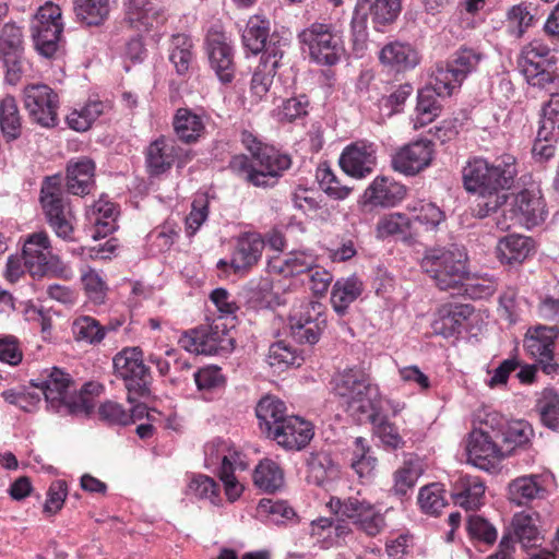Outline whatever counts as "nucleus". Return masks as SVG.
<instances>
[{"label":"nucleus","mask_w":559,"mask_h":559,"mask_svg":"<svg viewBox=\"0 0 559 559\" xmlns=\"http://www.w3.org/2000/svg\"><path fill=\"white\" fill-rule=\"evenodd\" d=\"M29 28L38 53L46 58H52L59 49L63 32L60 7L50 1L40 5L31 21Z\"/></svg>","instance_id":"6e6552de"},{"label":"nucleus","mask_w":559,"mask_h":559,"mask_svg":"<svg viewBox=\"0 0 559 559\" xmlns=\"http://www.w3.org/2000/svg\"><path fill=\"white\" fill-rule=\"evenodd\" d=\"M511 219L526 228L545 222L548 211L539 190L523 189L516 193L511 203Z\"/></svg>","instance_id":"f3484780"},{"label":"nucleus","mask_w":559,"mask_h":559,"mask_svg":"<svg viewBox=\"0 0 559 559\" xmlns=\"http://www.w3.org/2000/svg\"><path fill=\"white\" fill-rule=\"evenodd\" d=\"M265 241L257 233H246L237 240L230 266L235 273L247 272L261 259Z\"/></svg>","instance_id":"c85d7f7f"},{"label":"nucleus","mask_w":559,"mask_h":559,"mask_svg":"<svg viewBox=\"0 0 559 559\" xmlns=\"http://www.w3.org/2000/svg\"><path fill=\"white\" fill-rule=\"evenodd\" d=\"M533 437L534 430L528 421L513 420L507 423L500 442L502 448L508 450L509 456L516 448L528 444Z\"/></svg>","instance_id":"09e8293b"},{"label":"nucleus","mask_w":559,"mask_h":559,"mask_svg":"<svg viewBox=\"0 0 559 559\" xmlns=\"http://www.w3.org/2000/svg\"><path fill=\"white\" fill-rule=\"evenodd\" d=\"M269 360L271 366H300L302 357L293 346L280 341L271 345Z\"/></svg>","instance_id":"338daca9"},{"label":"nucleus","mask_w":559,"mask_h":559,"mask_svg":"<svg viewBox=\"0 0 559 559\" xmlns=\"http://www.w3.org/2000/svg\"><path fill=\"white\" fill-rule=\"evenodd\" d=\"M39 201L46 221L55 234L64 240H72L75 216L64 194L61 176L53 175L44 179Z\"/></svg>","instance_id":"39448f33"},{"label":"nucleus","mask_w":559,"mask_h":559,"mask_svg":"<svg viewBox=\"0 0 559 559\" xmlns=\"http://www.w3.org/2000/svg\"><path fill=\"white\" fill-rule=\"evenodd\" d=\"M76 19L87 26H99L109 16L110 0H73Z\"/></svg>","instance_id":"58836bf2"},{"label":"nucleus","mask_w":559,"mask_h":559,"mask_svg":"<svg viewBox=\"0 0 559 559\" xmlns=\"http://www.w3.org/2000/svg\"><path fill=\"white\" fill-rule=\"evenodd\" d=\"M180 147L170 138L159 136L145 148V167L150 176H160L173 167L179 157Z\"/></svg>","instance_id":"b1692460"},{"label":"nucleus","mask_w":559,"mask_h":559,"mask_svg":"<svg viewBox=\"0 0 559 559\" xmlns=\"http://www.w3.org/2000/svg\"><path fill=\"white\" fill-rule=\"evenodd\" d=\"M362 289V282L355 275L338 278L331 293V304L335 312L340 316L345 314L349 305L361 295Z\"/></svg>","instance_id":"c9c22d12"},{"label":"nucleus","mask_w":559,"mask_h":559,"mask_svg":"<svg viewBox=\"0 0 559 559\" xmlns=\"http://www.w3.org/2000/svg\"><path fill=\"white\" fill-rule=\"evenodd\" d=\"M401 11L402 0H358L350 22L355 48L362 50L366 46L368 16L373 28L382 32L397 20Z\"/></svg>","instance_id":"0eeeda50"},{"label":"nucleus","mask_w":559,"mask_h":559,"mask_svg":"<svg viewBox=\"0 0 559 559\" xmlns=\"http://www.w3.org/2000/svg\"><path fill=\"white\" fill-rule=\"evenodd\" d=\"M406 190L403 185L389 177L378 176L364 192L365 204L381 207H392L402 201Z\"/></svg>","instance_id":"cd10ccee"},{"label":"nucleus","mask_w":559,"mask_h":559,"mask_svg":"<svg viewBox=\"0 0 559 559\" xmlns=\"http://www.w3.org/2000/svg\"><path fill=\"white\" fill-rule=\"evenodd\" d=\"M542 423L555 431H559V394L554 389H545L536 403Z\"/></svg>","instance_id":"5fc2aeb1"},{"label":"nucleus","mask_w":559,"mask_h":559,"mask_svg":"<svg viewBox=\"0 0 559 559\" xmlns=\"http://www.w3.org/2000/svg\"><path fill=\"white\" fill-rule=\"evenodd\" d=\"M204 455L207 466L219 464L218 477L224 484L226 496L230 500H236L243 490L241 484L235 476L237 468H246V464L241 460V454L235 450H230L224 440L216 439L205 444Z\"/></svg>","instance_id":"1a4fd4ad"},{"label":"nucleus","mask_w":559,"mask_h":559,"mask_svg":"<svg viewBox=\"0 0 559 559\" xmlns=\"http://www.w3.org/2000/svg\"><path fill=\"white\" fill-rule=\"evenodd\" d=\"M546 493V478L540 474L520 476L509 484V500L516 506L542 499Z\"/></svg>","instance_id":"c756f323"},{"label":"nucleus","mask_w":559,"mask_h":559,"mask_svg":"<svg viewBox=\"0 0 559 559\" xmlns=\"http://www.w3.org/2000/svg\"><path fill=\"white\" fill-rule=\"evenodd\" d=\"M420 267L439 289L461 288L468 274L467 253L455 243L428 248L421 258Z\"/></svg>","instance_id":"20e7f679"},{"label":"nucleus","mask_w":559,"mask_h":559,"mask_svg":"<svg viewBox=\"0 0 559 559\" xmlns=\"http://www.w3.org/2000/svg\"><path fill=\"white\" fill-rule=\"evenodd\" d=\"M483 53L475 48L462 46L448 60L455 74L464 81L468 74L476 71L483 60Z\"/></svg>","instance_id":"864d4df0"},{"label":"nucleus","mask_w":559,"mask_h":559,"mask_svg":"<svg viewBox=\"0 0 559 559\" xmlns=\"http://www.w3.org/2000/svg\"><path fill=\"white\" fill-rule=\"evenodd\" d=\"M255 415L261 432L270 438L276 426H280L282 420L287 418L286 405L280 399L266 395L257 404Z\"/></svg>","instance_id":"2f4dec72"},{"label":"nucleus","mask_w":559,"mask_h":559,"mask_svg":"<svg viewBox=\"0 0 559 559\" xmlns=\"http://www.w3.org/2000/svg\"><path fill=\"white\" fill-rule=\"evenodd\" d=\"M253 480L260 489L274 492L283 486V472L275 462L265 460L255 467Z\"/></svg>","instance_id":"6e6d98bb"},{"label":"nucleus","mask_w":559,"mask_h":559,"mask_svg":"<svg viewBox=\"0 0 559 559\" xmlns=\"http://www.w3.org/2000/svg\"><path fill=\"white\" fill-rule=\"evenodd\" d=\"M289 45V37L286 33H272L267 40L265 48H263L264 66L270 68V71H275L280 67V62L284 57L285 50Z\"/></svg>","instance_id":"e2e57ef3"},{"label":"nucleus","mask_w":559,"mask_h":559,"mask_svg":"<svg viewBox=\"0 0 559 559\" xmlns=\"http://www.w3.org/2000/svg\"><path fill=\"white\" fill-rule=\"evenodd\" d=\"M173 126L178 139L185 143H194L205 133L204 116L189 108L177 109Z\"/></svg>","instance_id":"72a5a7b5"},{"label":"nucleus","mask_w":559,"mask_h":559,"mask_svg":"<svg viewBox=\"0 0 559 559\" xmlns=\"http://www.w3.org/2000/svg\"><path fill=\"white\" fill-rule=\"evenodd\" d=\"M108 109L109 105L102 100H90L80 109H73L67 116V123L72 130L84 132Z\"/></svg>","instance_id":"c03bdc74"},{"label":"nucleus","mask_w":559,"mask_h":559,"mask_svg":"<svg viewBox=\"0 0 559 559\" xmlns=\"http://www.w3.org/2000/svg\"><path fill=\"white\" fill-rule=\"evenodd\" d=\"M412 233L411 223L406 213H390L379 218L376 225L378 239H385L395 235Z\"/></svg>","instance_id":"052dcab7"},{"label":"nucleus","mask_w":559,"mask_h":559,"mask_svg":"<svg viewBox=\"0 0 559 559\" xmlns=\"http://www.w3.org/2000/svg\"><path fill=\"white\" fill-rule=\"evenodd\" d=\"M4 53H23L22 28L13 22L0 29V55Z\"/></svg>","instance_id":"774afa93"},{"label":"nucleus","mask_w":559,"mask_h":559,"mask_svg":"<svg viewBox=\"0 0 559 559\" xmlns=\"http://www.w3.org/2000/svg\"><path fill=\"white\" fill-rule=\"evenodd\" d=\"M376 153L373 143L357 141L343 150L338 163L345 174L361 179L373 171L377 163Z\"/></svg>","instance_id":"aec40b11"},{"label":"nucleus","mask_w":559,"mask_h":559,"mask_svg":"<svg viewBox=\"0 0 559 559\" xmlns=\"http://www.w3.org/2000/svg\"><path fill=\"white\" fill-rule=\"evenodd\" d=\"M304 52L319 66L332 67L345 53L341 34L332 24L314 22L298 34Z\"/></svg>","instance_id":"423d86ee"},{"label":"nucleus","mask_w":559,"mask_h":559,"mask_svg":"<svg viewBox=\"0 0 559 559\" xmlns=\"http://www.w3.org/2000/svg\"><path fill=\"white\" fill-rule=\"evenodd\" d=\"M95 169L94 160L88 157L70 159L67 165V192L79 197L90 194L95 187Z\"/></svg>","instance_id":"bb28decb"},{"label":"nucleus","mask_w":559,"mask_h":559,"mask_svg":"<svg viewBox=\"0 0 559 559\" xmlns=\"http://www.w3.org/2000/svg\"><path fill=\"white\" fill-rule=\"evenodd\" d=\"M433 157V143L417 140L404 145L392 156V167L404 175H416L428 167Z\"/></svg>","instance_id":"6ab92c4d"},{"label":"nucleus","mask_w":559,"mask_h":559,"mask_svg":"<svg viewBox=\"0 0 559 559\" xmlns=\"http://www.w3.org/2000/svg\"><path fill=\"white\" fill-rule=\"evenodd\" d=\"M417 500L421 511L430 515H438L447 506L445 491L438 483L421 487Z\"/></svg>","instance_id":"bf43d9fd"},{"label":"nucleus","mask_w":559,"mask_h":559,"mask_svg":"<svg viewBox=\"0 0 559 559\" xmlns=\"http://www.w3.org/2000/svg\"><path fill=\"white\" fill-rule=\"evenodd\" d=\"M412 231L415 224H419L425 230H436L445 221V213L435 203L425 200H415L406 205Z\"/></svg>","instance_id":"473e14b6"},{"label":"nucleus","mask_w":559,"mask_h":559,"mask_svg":"<svg viewBox=\"0 0 559 559\" xmlns=\"http://www.w3.org/2000/svg\"><path fill=\"white\" fill-rule=\"evenodd\" d=\"M325 323L320 302L301 304L289 316L290 335L299 344L313 345L320 340Z\"/></svg>","instance_id":"4468645a"},{"label":"nucleus","mask_w":559,"mask_h":559,"mask_svg":"<svg viewBox=\"0 0 559 559\" xmlns=\"http://www.w3.org/2000/svg\"><path fill=\"white\" fill-rule=\"evenodd\" d=\"M525 346L528 352L537 359L542 370L547 373H558L559 365L554 362V349L539 343L536 338L527 337Z\"/></svg>","instance_id":"69168bd1"},{"label":"nucleus","mask_w":559,"mask_h":559,"mask_svg":"<svg viewBox=\"0 0 559 559\" xmlns=\"http://www.w3.org/2000/svg\"><path fill=\"white\" fill-rule=\"evenodd\" d=\"M462 83L463 81L459 79L451 64L447 61L436 64L428 86L437 91L439 96L449 97L461 87Z\"/></svg>","instance_id":"8fccbe9b"},{"label":"nucleus","mask_w":559,"mask_h":559,"mask_svg":"<svg viewBox=\"0 0 559 559\" xmlns=\"http://www.w3.org/2000/svg\"><path fill=\"white\" fill-rule=\"evenodd\" d=\"M537 514L520 512L512 519V527L516 537L515 542L522 544L524 548L532 547L539 539V531L536 525Z\"/></svg>","instance_id":"4d7b16f0"},{"label":"nucleus","mask_w":559,"mask_h":559,"mask_svg":"<svg viewBox=\"0 0 559 559\" xmlns=\"http://www.w3.org/2000/svg\"><path fill=\"white\" fill-rule=\"evenodd\" d=\"M485 484L478 476L463 475L453 484L451 497L465 510H474L483 504Z\"/></svg>","instance_id":"7c9ffc66"},{"label":"nucleus","mask_w":559,"mask_h":559,"mask_svg":"<svg viewBox=\"0 0 559 559\" xmlns=\"http://www.w3.org/2000/svg\"><path fill=\"white\" fill-rule=\"evenodd\" d=\"M317 178L321 189L331 198L335 200L346 199L353 190L332 171L328 166H320L317 170Z\"/></svg>","instance_id":"0e129e2a"},{"label":"nucleus","mask_w":559,"mask_h":559,"mask_svg":"<svg viewBox=\"0 0 559 559\" xmlns=\"http://www.w3.org/2000/svg\"><path fill=\"white\" fill-rule=\"evenodd\" d=\"M23 261L32 276H43L58 262L51 253L49 237L46 233H35L25 240Z\"/></svg>","instance_id":"a211bd4d"},{"label":"nucleus","mask_w":559,"mask_h":559,"mask_svg":"<svg viewBox=\"0 0 559 559\" xmlns=\"http://www.w3.org/2000/svg\"><path fill=\"white\" fill-rule=\"evenodd\" d=\"M0 129L7 142L14 141L22 134V117L16 99L11 95L0 100Z\"/></svg>","instance_id":"4c0bfd02"},{"label":"nucleus","mask_w":559,"mask_h":559,"mask_svg":"<svg viewBox=\"0 0 559 559\" xmlns=\"http://www.w3.org/2000/svg\"><path fill=\"white\" fill-rule=\"evenodd\" d=\"M116 326H104L95 318L90 316H81L72 323V333L76 341L87 344H99L106 336L108 331L115 330Z\"/></svg>","instance_id":"de8ad7c7"},{"label":"nucleus","mask_w":559,"mask_h":559,"mask_svg":"<svg viewBox=\"0 0 559 559\" xmlns=\"http://www.w3.org/2000/svg\"><path fill=\"white\" fill-rule=\"evenodd\" d=\"M551 49L542 43L540 40L531 41L522 51V63L533 67V70L524 69L525 73H532L534 75H540V80L545 82H554V76L547 72L540 61L537 59L546 58L548 63H555V56L550 55Z\"/></svg>","instance_id":"e433bc0d"},{"label":"nucleus","mask_w":559,"mask_h":559,"mask_svg":"<svg viewBox=\"0 0 559 559\" xmlns=\"http://www.w3.org/2000/svg\"><path fill=\"white\" fill-rule=\"evenodd\" d=\"M499 442L491 439L487 432L472 431L466 447L467 461L484 471L495 469L498 463L508 456V450Z\"/></svg>","instance_id":"dca6fc26"},{"label":"nucleus","mask_w":559,"mask_h":559,"mask_svg":"<svg viewBox=\"0 0 559 559\" xmlns=\"http://www.w3.org/2000/svg\"><path fill=\"white\" fill-rule=\"evenodd\" d=\"M130 24L139 31H148L154 24L165 21V5L162 0H123Z\"/></svg>","instance_id":"a878e982"},{"label":"nucleus","mask_w":559,"mask_h":559,"mask_svg":"<svg viewBox=\"0 0 559 559\" xmlns=\"http://www.w3.org/2000/svg\"><path fill=\"white\" fill-rule=\"evenodd\" d=\"M330 504L336 513L350 520L358 530L370 537L379 535L386 525L384 515L366 499L357 497L345 500L332 499Z\"/></svg>","instance_id":"f8f14e48"},{"label":"nucleus","mask_w":559,"mask_h":559,"mask_svg":"<svg viewBox=\"0 0 559 559\" xmlns=\"http://www.w3.org/2000/svg\"><path fill=\"white\" fill-rule=\"evenodd\" d=\"M23 104L29 119L44 128L58 124L59 96L47 84L31 83L23 88Z\"/></svg>","instance_id":"9b49d317"},{"label":"nucleus","mask_w":559,"mask_h":559,"mask_svg":"<svg viewBox=\"0 0 559 559\" xmlns=\"http://www.w3.org/2000/svg\"><path fill=\"white\" fill-rule=\"evenodd\" d=\"M421 473L423 468L417 460L405 461L393 474L392 493L400 498L407 496L416 485Z\"/></svg>","instance_id":"3c124183"},{"label":"nucleus","mask_w":559,"mask_h":559,"mask_svg":"<svg viewBox=\"0 0 559 559\" xmlns=\"http://www.w3.org/2000/svg\"><path fill=\"white\" fill-rule=\"evenodd\" d=\"M307 480L317 486H323L326 481L338 476V464L331 454L325 451L311 452L307 460Z\"/></svg>","instance_id":"f704fd0d"},{"label":"nucleus","mask_w":559,"mask_h":559,"mask_svg":"<svg viewBox=\"0 0 559 559\" xmlns=\"http://www.w3.org/2000/svg\"><path fill=\"white\" fill-rule=\"evenodd\" d=\"M115 204L103 199L94 202L87 210V219L96 227L95 234L93 235L94 238L106 237L115 230Z\"/></svg>","instance_id":"a19ab883"},{"label":"nucleus","mask_w":559,"mask_h":559,"mask_svg":"<svg viewBox=\"0 0 559 559\" xmlns=\"http://www.w3.org/2000/svg\"><path fill=\"white\" fill-rule=\"evenodd\" d=\"M331 385L344 411L356 421L380 406L379 386L362 367L353 366L336 372Z\"/></svg>","instance_id":"f257e3e1"},{"label":"nucleus","mask_w":559,"mask_h":559,"mask_svg":"<svg viewBox=\"0 0 559 559\" xmlns=\"http://www.w3.org/2000/svg\"><path fill=\"white\" fill-rule=\"evenodd\" d=\"M516 175V159L510 154H502L492 163L483 157H473L462 169L463 187L474 194L508 190Z\"/></svg>","instance_id":"f03ea898"},{"label":"nucleus","mask_w":559,"mask_h":559,"mask_svg":"<svg viewBox=\"0 0 559 559\" xmlns=\"http://www.w3.org/2000/svg\"><path fill=\"white\" fill-rule=\"evenodd\" d=\"M479 320L473 306L467 304H444L438 311L431 328L435 334L445 338L461 334L463 331L471 332V324Z\"/></svg>","instance_id":"2eb2a0df"},{"label":"nucleus","mask_w":559,"mask_h":559,"mask_svg":"<svg viewBox=\"0 0 559 559\" xmlns=\"http://www.w3.org/2000/svg\"><path fill=\"white\" fill-rule=\"evenodd\" d=\"M206 49L211 68L222 83L234 79V51L227 37L221 32H210L206 37Z\"/></svg>","instance_id":"4be33fe9"},{"label":"nucleus","mask_w":559,"mask_h":559,"mask_svg":"<svg viewBox=\"0 0 559 559\" xmlns=\"http://www.w3.org/2000/svg\"><path fill=\"white\" fill-rule=\"evenodd\" d=\"M31 383L41 390L49 407L61 415L88 416L95 407L93 397L87 393L97 385L87 383L80 394H71L72 380L59 368H52L45 379L32 380Z\"/></svg>","instance_id":"7ed1b4c3"},{"label":"nucleus","mask_w":559,"mask_h":559,"mask_svg":"<svg viewBox=\"0 0 559 559\" xmlns=\"http://www.w3.org/2000/svg\"><path fill=\"white\" fill-rule=\"evenodd\" d=\"M192 41L185 34L174 35L170 45L169 60L176 68L178 74H185L192 60Z\"/></svg>","instance_id":"680f3d73"},{"label":"nucleus","mask_w":559,"mask_h":559,"mask_svg":"<svg viewBox=\"0 0 559 559\" xmlns=\"http://www.w3.org/2000/svg\"><path fill=\"white\" fill-rule=\"evenodd\" d=\"M439 97V93L430 86L419 90L417 95L415 128L424 127L432 122L441 114L442 105Z\"/></svg>","instance_id":"49530a36"},{"label":"nucleus","mask_w":559,"mask_h":559,"mask_svg":"<svg viewBox=\"0 0 559 559\" xmlns=\"http://www.w3.org/2000/svg\"><path fill=\"white\" fill-rule=\"evenodd\" d=\"M258 167V176L253 178L255 187H273L280 177L292 166V158L288 154L282 153L274 146L266 145L253 158Z\"/></svg>","instance_id":"412c9836"},{"label":"nucleus","mask_w":559,"mask_h":559,"mask_svg":"<svg viewBox=\"0 0 559 559\" xmlns=\"http://www.w3.org/2000/svg\"><path fill=\"white\" fill-rule=\"evenodd\" d=\"M122 379L127 389V400L130 404H134L140 397H147L151 394L152 376L150 369L144 365L139 368L127 370V374H117Z\"/></svg>","instance_id":"ea45409f"},{"label":"nucleus","mask_w":559,"mask_h":559,"mask_svg":"<svg viewBox=\"0 0 559 559\" xmlns=\"http://www.w3.org/2000/svg\"><path fill=\"white\" fill-rule=\"evenodd\" d=\"M234 340L226 325L221 322L203 324L185 332L180 338V346L198 355H216L227 353L233 348Z\"/></svg>","instance_id":"9d476101"},{"label":"nucleus","mask_w":559,"mask_h":559,"mask_svg":"<svg viewBox=\"0 0 559 559\" xmlns=\"http://www.w3.org/2000/svg\"><path fill=\"white\" fill-rule=\"evenodd\" d=\"M531 239L521 235H509L497 247L498 258L502 263H522L531 251Z\"/></svg>","instance_id":"79ce46f5"},{"label":"nucleus","mask_w":559,"mask_h":559,"mask_svg":"<svg viewBox=\"0 0 559 559\" xmlns=\"http://www.w3.org/2000/svg\"><path fill=\"white\" fill-rule=\"evenodd\" d=\"M313 435L311 423L298 416H287L280 426H276L269 439L276 441L284 449L301 450L311 441Z\"/></svg>","instance_id":"5701e85b"},{"label":"nucleus","mask_w":559,"mask_h":559,"mask_svg":"<svg viewBox=\"0 0 559 559\" xmlns=\"http://www.w3.org/2000/svg\"><path fill=\"white\" fill-rule=\"evenodd\" d=\"M355 450L350 459V467L360 477H370L377 466V459L372 455L371 449L362 437L354 441Z\"/></svg>","instance_id":"13d9d810"},{"label":"nucleus","mask_w":559,"mask_h":559,"mask_svg":"<svg viewBox=\"0 0 559 559\" xmlns=\"http://www.w3.org/2000/svg\"><path fill=\"white\" fill-rule=\"evenodd\" d=\"M269 26L270 23L267 20L259 15L251 16L242 31L243 47L253 55L262 52L271 35L269 34Z\"/></svg>","instance_id":"37998d69"},{"label":"nucleus","mask_w":559,"mask_h":559,"mask_svg":"<svg viewBox=\"0 0 559 559\" xmlns=\"http://www.w3.org/2000/svg\"><path fill=\"white\" fill-rule=\"evenodd\" d=\"M381 64L396 72H406L415 69L421 60L417 48L407 41L392 40L386 43L379 51Z\"/></svg>","instance_id":"393cba45"},{"label":"nucleus","mask_w":559,"mask_h":559,"mask_svg":"<svg viewBox=\"0 0 559 559\" xmlns=\"http://www.w3.org/2000/svg\"><path fill=\"white\" fill-rule=\"evenodd\" d=\"M559 140V93L550 94V98L542 107L539 128L533 144L532 153L536 160L546 162L555 155V143Z\"/></svg>","instance_id":"ddd939ff"},{"label":"nucleus","mask_w":559,"mask_h":559,"mask_svg":"<svg viewBox=\"0 0 559 559\" xmlns=\"http://www.w3.org/2000/svg\"><path fill=\"white\" fill-rule=\"evenodd\" d=\"M317 255L310 250H294L273 267L283 276H296L312 271L317 265Z\"/></svg>","instance_id":"a18cd8bd"},{"label":"nucleus","mask_w":559,"mask_h":559,"mask_svg":"<svg viewBox=\"0 0 559 559\" xmlns=\"http://www.w3.org/2000/svg\"><path fill=\"white\" fill-rule=\"evenodd\" d=\"M366 418L372 424L382 443L393 450L403 448L404 440L400 436L397 428L394 424L390 423L385 415L380 413V406L378 409L371 412Z\"/></svg>","instance_id":"603ef678"}]
</instances>
